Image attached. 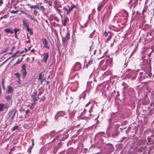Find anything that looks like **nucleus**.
<instances>
[{
	"mask_svg": "<svg viewBox=\"0 0 154 154\" xmlns=\"http://www.w3.org/2000/svg\"><path fill=\"white\" fill-rule=\"evenodd\" d=\"M68 137V135L66 133H59V134L57 135L55 138L53 140V142H58V141L61 142L64 140Z\"/></svg>",
	"mask_w": 154,
	"mask_h": 154,
	"instance_id": "nucleus-1",
	"label": "nucleus"
},
{
	"mask_svg": "<svg viewBox=\"0 0 154 154\" xmlns=\"http://www.w3.org/2000/svg\"><path fill=\"white\" fill-rule=\"evenodd\" d=\"M17 112V110L14 109L9 111L7 113L6 116V120H8L10 124L12 122L14 119L15 115Z\"/></svg>",
	"mask_w": 154,
	"mask_h": 154,
	"instance_id": "nucleus-2",
	"label": "nucleus"
},
{
	"mask_svg": "<svg viewBox=\"0 0 154 154\" xmlns=\"http://www.w3.org/2000/svg\"><path fill=\"white\" fill-rule=\"evenodd\" d=\"M140 64L141 65H150L151 60L149 58L146 56H142L140 59Z\"/></svg>",
	"mask_w": 154,
	"mask_h": 154,
	"instance_id": "nucleus-3",
	"label": "nucleus"
},
{
	"mask_svg": "<svg viewBox=\"0 0 154 154\" xmlns=\"http://www.w3.org/2000/svg\"><path fill=\"white\" fill-rule=\"evenodd\" d=\"M119 127L116 126H115V130L112 133L111 136L112 137H115L118 135L119 133L118 131Z\"/></svg>",
	"mask_w": 154,
	"mask_h": 154,
	"instance_id": "nucleus-4",
	"label": "nucleus"
},
{
	"mask_svg": "<svg viewBox=\"0 0 154 154\" xmlns=\"http://www.w3.org/2000/svg\"><path fill=\"white\" fill-rule=\"evenodd\" d=\"M81 68V64L79 62H77L75 63L73 69L71 71L72 72L74 71H77L79 70Z\"/></svg>",
	"mask_w": 154,
	"mask_h": 154,
	"instance_id": "nucleus-5",
	"label": "nucleus"
},
{
	"mask_svg": "<svg viewBox=\"0 0 154 154\" xmlns=\"http://www.w3.org/2000/svg\"><path fill=\"white\" fill-rule=\"evenodd\" d=\"M70 33L68 32L66 33L65 37H62V42L65 43L67 42L70 38Z\"/></svg>",
	"mask_w": 154,
	"mask_h": 154,
	"instance_id": "nucleus-6",
	"label": "nucleus"
},
{
	"mask_svg": "<svg viewBox=\"0 0 154 154\" xmlns=\"http://www.w3.org/2000/svg\"><path fill=\"white\" fill-rule=\"evenodd\" d=\"M134 71L132 70H130L126 72V76L128 78H133V75L134 74Z\"/></svg>",
	"mask_w": 154,
	"mask_h": 154,
	"instance_id": "nucleus-7",
	"label": "nucleus"
},
{
	"mask_svg": "<svg viewBox=\"0 0 154 154\" xmlns=\"http://www.w3.org/2000/svg\"><path fill=\"white\" fill-rule=\"evenodd\" d=\"M21 73L22 74L24 78H25V76L26 74V65L23 64L22 66V69L21 71Z\"/></svg>",
	"mask_w": 154,
	"mask_h": 154,
	"instance_id": "nucleus-8",
	"label": "nucleus"
},
{
	"mask_svg": "<svg viewBox=\"0 0 154 154\" xmlns=\"http://www.w3.org/2000/svg\"><path fill=\"white\" fill-rule=\"evenodd\" d=\"M65 112L64 111H60L58 112L55 116V119H56L57 118H58L59 116H63L65 115Z\"/></svg>",
	"mask_w": 154,
	"mask_h": 154,
	"instance_id": "nucleus-9",
	"label": "nucleus"
},
{
	"mask_svg": "<svg viewBox=\"0 0 154 154\" xmlns=\"http://www.w3.org/2000/svg\"><path fill=\"white\" fill-rule=\"evenodd\" d=\"M42 41L43 44L44 45V47L47 48L48 49H49L50 48L49 46L48 45V42L46 39L45 38H43L42 39Z\"/></svg>",
	"mask_w": 154,
	"mask_h": 154,
	"instance_id": "nucleus-10",
	"label": "nucleus"
},
{
	"mask_svg": "<svg viewBox=\"0 0 154 154\" xmlns=\"http://www.w3.org/2000/svg\"><path fill=\"white\" fill-rule=\"evenodd\" d=\"M4 31L7 33L12 34L14 33L13 30L10 28H7L4 29Z\"/></svg>",
	"mask_w": 154,
	"mask_h": 154,
	"instance_id": "nucleus-11",
	"label": "nucleus"
},
{
	"mask_svg": "<svg viewBox=\"0 0 154 154\" xmlns=\"http://www.w3.org/2000/svg\"><path fill=\"white\" fill-rule=\"evenodd\" d=\"M42 55L43 56V61L46 63L49 57L48 54V53H44Z\"/></svg>",
	"mask_w": 154,
	"mask_h": 154,
	"instance_id": "nucleus-12",
	"label": "nucleus"
},
{
	"mask_svg": "<svg viewBox=\"0 0 154 154\" xmlns=\"http://www.w3.org/2000/svg\"><path fill=\"white\" fill-rule=\"evenodd\" d=\"M37 92L35 91L31 95V98L33 99V100H38L37 98Z\"/></svg>",
	"mask_w": 154,
	"mask_h": 154,
	"instance_id": "nucleus-13",
	"label": "nucleus"
},
{
	"mask_svg": "<svg viewBox=\"0 0 154 154\" xmlns=\"http://www.w3.org/2000/svg\"><path fill=\"white\" fill-rule=\"evenodd\" d=\"M14 91V89L10 85H8L7 87V90L6 92L8 94L12 93Z\"/></svg>",
	"mask_w": 154,
	"mask_h": 154,
	"instance_id": "nucleus-14",
	"label": "nucleus"
},
{
	"mask_svg": "<svg viewBox=\"0 0 154 154\" xmlns=\"http://www.w3.org/2000/svg\"><path fill=\"white\" fill-rule=\"evenodd\" d=\"M109 125H113V123L115 122L114 117L112 116L108 119Z\"/></svg>",
	"mask_w": 154,
	"mask_h": 154,
	"instance_id": "nucleus-15",
	"label": "nucleus"
},
{
	"mask_svg": "<svg viewBox=\"0 0 154 154\" xmlns=\"http://www.w3.org/2000/svg\"><path fill=\"white\" fill-rule=\"evenodd\" d=\"M22 21L23 26L27 29L29 28V22L27 21L26 19L23 20Z\"/></svg>",
	"mask_w": 154,
	"mask_h": 154,
	"instance_id": "nucleus-16",
	"label": "nucleus"
},
{
	"mask_svg": "<svg viewBox=\"0 0 154 154\" xmlns=\"http://www.w3.org/2000/svg\"><path fill=\"white\" fill-rule=\"evenodd\" d=\"M95 63V61H93V60H91L88 62V63L86 64V68H87L89 66H92Z\"/></svg>",
	"mask_w": 154,
	"mask_h": 154,
	"instance_id": "nucleus-17",
	"label": "nucleus"
},
{
	"mask_svg": "<svg viewBox=\"0 0 154 154\" xmlns=\"http://www.w3.org/2000/svg\"><path fill=\"white\" fill-rule=\"evenodd\" d=\"M67 6L68 7V9H69V11L70 12L71 11L73 10V9L74 8H76V6L73 4H72L71 5V7H70L68 5H67Z\"/></svg>",
	"mask_w": 154,
	"mask_h": 154,
	"instance_id": "nucleus-18",
	"label": "nucleus"
},
{
	"mask_svg": "<svg viewBox=\"0 0 154 154\" xmlns=\"http://www.w3.org/2000/svg\"><path fill=\"white\" fill-rule=\"evenodd\" d=\"M69 20V19L68 17H66L64 19L63 21L62 22L63 25V26H65L66 25L67 22Z\"/></svg>",
	"mask_w": 154,
	"mask_h": 154,
	"instance_id": "nucleus-19",
	"label": "nucleus"
},
{
	"mask_svg": "<svg viewBox=\"0 0 154 154\" xmlns=\"http://www.w3.org/2000/svg\"><path fill=\"white\" fill-rule=\"evenodd\" d=\"M60 149V147L57 146H55L54 147L53 149V150L52 153L53 154H55L57 152V150Z\"/></svg>",
	"mask_w": 154,
	"mask_h": 154,
	"instance_id": "nucleus-20",
	"label": "nucleus"
},
{
	"mask_svg": "<svg viewBox=\"0 0 154 154\" xmlns=\"http://www.w3.org/2000/svg\"><path fill=\"white\" fill-rule=\"evenodd\" d=\"M104 4L103 2L99 3L98 5L97 10L98 11H100V10L103 7Z\"/></svg>",
	"mask_w": 154,
	"mask_h": 154,
	"instance_id": "nucleus-21",
	"label": "nucleus"
},
{
	"mask_svg": "<svg viewBox=\"0 0 154 154\" xmlns=\"http://www.w3.org/2000/svg\"><path fill=\"white\" fill-rule=\"evenodd\" d=\"M4 104L0 103V112H2L5 108Z\"/></svg>",
	"mask_w": 154,
	"mask_h": 154,
	"instance_id": "nucleus-22",
	"label": "nucleus"
},
{
	"mask_svg": "<svg viewBox=\"0 0 154 154\" xmlns=\"http://www.w3.org/2000/svg\"><path fill=\"white\" fill-rule=\"evenodd\" d=\"M20 30V29H19L18 28H15L14 29V31L15 34V37L16 38H18L17 34V32L19 31Z\"/></svg>",
	"mask_w": 154,
	"mask_h": 154,
	"instance_id": "nucleus-23",
	"label": "nucleus"
},
{
	"mask_svg": "<svg viewBox=\"0 0 154 154\" xmlns=\"http://www.w3.org/2000/svg\"><path fill=\"white\" fill-rule=\"evenodd\" d=\"M150 27V25L147 24L145 25L143 29L144 30H146L149 29Z\"/></svg>",
	"mask_w": 154,
	"mask_h": 154,
	"instance_id": "nucleus-24",
	"label": "nucleus"
},
{
	"mask_svg": "<svg viewBox=\"0 0 154 154\" xmlns=\"http://www.w3.org/2000/svg\"><path fill=\"white\" fill-rule=\"evenodd\" d=\"M151 137H148L147 138V139L148 141V142H151V143H150V144H152L154 142V141H153V139Z\"/></svg>",
	"mask_w": 154,
	"mask_h": 154,
	"instance_id": "nucleus-25",
	"label": "nucleus"
},
{
	"mask_svg": "<svg viewBox=\"0 0 154 154\" xmlns=\"http://www.w3.org/2000/svg\"><path fill=\"white\" fill-rule=\"evenodd\" d=\"M14 75L17 77V78L19 79V81H20V74L19 72H16L14 73Z\"/></svg>",
	"mask_w": 154,
	"mask_h": 154,
	"instance_id": "nucleus-26",
	"label": "nucleus"
},
{
	"mask_svg": "<svg viewBox=\"0 0 154 154\" xmlns=\"http://www.w3.org/2000/svg\"><path fill=\"white\" fill-rule=\"evenodd\" d=\"M63 9L66 12V14L68 15H69L70 13L69 11V9H68L66 7H64Z\"/></svg>",
	"mask_w": 154,
	"mask_h": 154,
	"instance_id": "nucleus-27",
	"label": "nucleus"
},
{
	"mask_svg": "<svg viewBox=\"0 0 154 154\" xmlns=\"http://www.w3.org/2000/svg\"><path fill=\"white\" fill-rule=\"evenodd\" d=\"M27 30L29 32L30 35H32L33 34V32L31 29H29V28H28L27 29Z\"/></svg>",
	"mask_w": 154,
	"mask_h": 154,
	"instance_id": "nucleus-28",
	"label": "nucleus"
},
{
	"mask_svg": "<svg viewBox=\"0 0 154 154\" xmlns=\"http://www.w3.org/2000/svg\"><path fill=\"white\" fill-rule=\"evenodd\" d=\"M18 126H15L11 129V131H14L18 129Z\"/></svg>",
	"mask_w": 154,
	"mask_h": 154,
	"instance_id": "nucleus-29",
	"label": "nucleus"
},
{
	"mask_svg": "<svg viewBox=\"0 0 154 154\" xmlns=\"http://www.w3.org/2000/svg\"><path fill=\"white\" fill-rule=\"evenodd\" d=\"M23 59V57H22L20 59V58H19L18 59L17 62L15 64V65L19 63H20L21 62V61Z\"/></svg>",
	"mask_w": 154,
	"mask_h": 154,
	"instance_id": "nucleus-30",
	"label": "nucleus"
},
{
	"mask_svg": "<svg viewBox=\"0 0 154 154\" xmlns=\"http://www.w3.org/2000/svg\"><path fill=\"white\" fill-rule=\"evenodd\" d=\"M55 132V131H53L50 132L49 133V135H50L51 136L53 137L54 136V134Z\"/></svg>",
	"mask_w": 154,
	"mask_h": 154,
	"instance_id": "nucleus-31",
	"label": "nucleus"
},
{
	"mask_svg": "<svg viewBox=\"0 0 154 154\" xmlns=\"http://www.w3.org/2000/svg\"><path fill=\"white\" fill-rule=\"evenodd\" d=\"M32 148L33 147H32V146H29V147L27 150V152L29 153V154L31 152V150Z\"/></svg>",
	"mask_w": 154,
	"mask_h": 154,
	"instance_id": "nucleus-32",
	"label": "nucleus"
},
{
	"mask_svg": "<svg viewBox=\"0 0 154 154\" xmlns=\"http://www.w3.org/2000/svg\"><path fill=\"white\" fill-rule=\"evenodd\" d=\"M29 16H30V18L33 21H34L36 22H38V21H37V20L36 19L34 18L33 17H32V16L29 15Z\"/></svg>",
	"mask_w": 154,
	"mask_h": 154,
	"instance_id": "nucleus-33",
	"label": "nucleus"
},
{
	"mask_svg": "<svg viewBox=\"0 0 154 154\" xmlns=\"http://www.w3.org/2000/svg\"><path fill=\"white\" fill-rule=\"evenodd\" d=\"M2 88L3 90H5V87L4 85V79H3L2 81Z\"/></svg>",
	"mask_w": 154,
	"mask_h": 154,
	"instance_id": "nucleus-34",
	"label": "nucleus"
},
{
	"mask_svg": "<svg viewBox=\"0 0 154 154\" xmlns=\"http://www.w3.org/2000/svg\"><path fill=\"white\" fill-rule=\"evenodd\" d=\"M146 149V147H140V150H144V151L143 152V153L142 154H144V153H145V149Z\"/></svg>",
	"mask_w": 154,
	"mask_h": 154,
	"instance_id": "nucleus-35",
	"label": "nucleus"
},
{
	"mask_svg": "<svg viewBox=\"0 0 154 154\" xmlns=\"http://www.w3.org/2000/svg\"><path fill=\"white\" fill-rule=\"evenodd\" d=\"M11 98L10 95H7L6 96V99L8 100H10Z\"/></svg>",
	"mask_w": 154,
	"mask_h": 154,
	"instance_id": "nucleus-36",
	"label": "nucleus"
},
{
	"mask_svg": "<svg viewBox=\"0 0 154 154\" xmlns=\"http://www.w3.org/2000/svg\"><path fill=\"white\" fill-rule=\"evenodd\" d=\"M18 11H19L18 10L16 11H14L12 10L11 12V13L12 14H17V13L18 12Z\"/></svg>",
	"mask_w": 154,
	"mask_h": 154,
	"instance_id": "nucleus-37",
	"label": "nucleus"
},
{
	"mask_svg": "<svg viewBox=\"0 0 154 154\" xmlns=\"http://www.w3.org/2000/svg\"><path fill=\"white\" fill-rule=\"evenodd\" d=\"M38 100H33V102L32 103V105H36V101H37Z\"/></svg>",
	"mask_w": 154,
	"mask_h": 154,
	"instance_id": "nucleus-38",
	"label": "nucleus"
},
{
	"mask_svg": "<svg viewBox=\"0 0 154 154\" xmlns=\"http://www.w3.org/2000/svg\"><path fill=\"white\" fill-rule=\"evenodd\" d=\"M38 13V12L37 11H36V10H35L34 11H33V14L35 16H36Z\"/></svg>",
	"mask_w": 154,
	"mask_h": 154,
	"instance_id": "nucleus-39",
	"label": "nucleus"
},
{
	"mask_svg": "<svg viewBox=\"0 0 154 154\" xmlns=\"http://www.w3.org/2000/svg\"><path fill=\"white\" fill-rule=\"evenodd\" d=\"M30 8L31 9L32 8H37V5H32L30 6Z\"/></svg>",
	"mask_w": 154,
	"mask_h": 154,
	"instance_id": "nucleus-40",
	"label": "nucleus"
},
{
	"mask_svg": "<svg viewBox=\"0 0 154 154\" xmlns=\"http://www.w3.org/2000/svg\"><path fill=\"white\" fill-rule=\"evenodd\" d=\"M42 78V73H40L39 75L38 79L40 80H41Z\"/></svg>",
	"mask_w": 154,
	"mask_h": 154,
	"instance_id": "nucleus-41",
	"label": "nucleus"
},
{
	"mask_svg": "<svg viewBox=\"0 0 154 154\" xmlns=\"http://www.w3.org/2000/svg\"><path fill=\"white\" fill-rule=\"evenodd\" d=\"M151 48L152 50L154 51V42H153V43H152V45L151 46Z\"/></svg>",
	"mask_w": 154,
	"mask_h": 154,
	"instance_id": "nucleus-42",
	"label": "nucleus"
},
{
	"mask_svg": "<svg viewBox=\"0 0 154 154\" xmlns=\"http://www.w3.org/2000/svg\"><path fill=\"white\" fill-rule=\"evenodd\" d=\"M111 38H112V36L111 35H109L108 37L107 38V39H106L107 41L111 39Z\"/></svg>",
	"mask_w": 154,
	"mask_h": 154,
	"instance_id": "nucleus-43",
	"label": "nucleus"
},
{
	"mask_svg": "<svg viewBox=\"0 0 154 154\" xmlns=\"http://www.w3.org/2000/svg\"><path fill=\"white\" fill-rule=\"evenodd\" d=\"M32 145L31 146H32V147H33L34 145V140L33 139H32Z\"/></svg>",
	"mask_w": 154,
	"mask_h": 154,
	"instance_id": "nucleus-44",
	"label": "nucleus"
},
{
	"mask_svg": "<svg viewBox=\"0 0 154 154\" xmlns=\"http://www.w3.org/2000/svg\"><path fill=\"white\" fill-rule=\"evenodd\" d=\"M94 32H92L90 35L89 36L90 38H92V36L94 35Z\"/></svg>",
	"mask_w": 154,
	"mask_h": 154,
	"instance_id": "nucleus-45",
	"label": "nucleus"
},
{
	"mask_svg": "<svg viewBox=\"0 0 154 154\" xmlns=\"http://www.w3.org/2000/svg\"><path fill=\"white\" fill-rule=\"evenodd\" d=\"M107 146H109L111 147V149H113V147L112 146V145L110 143H108L107 144Z\"/></svg>",
	"mask_w": 154,
	"mask_h": 154,
	"instance_id": "nucleus-46",
	"label": "nucleus"
},
{
	"mask_svg": "<svg viewBox=\"0 0 154 154\" xmlns=\"http://www.w3.org/2000/svg\"><path fill=\"white\" fill-rule=\"evenodd\" d=\"M39 9L44 10V8L43 6H41L40 8Z\"/></svg>",
	"mask_w": 154,
	"mask_h": 154,
	"instance_id": "nucleus-47",
	"label": "nucleus"
},
{
	"mask_svg": "<svg viewBox=\"0 0 154 154\" xmlns=\"http://www.w3.org/2000/svg\"><path fill=\"white\" fill-rule=\"evenodd\" d=\"M103 35L106 37L108 35V34L106 32V31H105L103 33Z\"/></svg>",
	"mask_w": 154,
	"mask_h": 154,
	"instance_id": "nucleus-48",
	"label": "nucleus"
},
{
	"mask_svg": "<svg viewBox=\"0 0 154 154\" xmlns=\"http://www.w3.org/2000/svg\"><path fill=\"white\" fill-rule=\"evenodd\" d=\"M126 138V137H123L121 140V141H120V142H122L123 140H125Z\"/></svg>",
	"mask_w": 154,
	"mask_h": 154,
	"instance_id": "nucleus-49",
	"label": "nucleus"
},
{
	"mask_svg": "<svg viewBox=\"0 0 154 154\" xmlns=\"http://www.w3.org/2000/svg\"><path fill=\"white\" fill-rule=\"evenodd\" d=\"M15 49V47L14 46H13L11 48V52H12Z\"/></svg>",
	"mask_w": 154,
	"mask_h": 154,
	"instance_id": "nucleus-50",
	"label": "nucleus"
},
{
	"mask_svg": "<svg viewBox=\"0 0 154 154\" xmlns=\"http://www.w3.org/2000/svg\"><path fill=\"white\" fill-rule=\"evenodd\" d=\"M59 25L58 24L55 23H54V26L55 27H57V26H59Z\"/></svg>",
	"mask_w": 154,
	"mask_h": 154,
	"instance_id": "nucleus-51",
	"label": "nucleus"
},
{
	"mask_svg": "<svg viewBox=\"0 0 154 154\" xmlns=\"http://www.w3.org/2000/svg\"><path fill=\"white\" fill-rule=\"evenodd\" d=\"M42 94V91H40V92H39L38 93V96H40V95H41V94Z\"/></svg>",
	"mask_w": 154,
	"mask_h": 154,
	"instance_id": "nucleus-52",
	"label": "nucleus"
},
{
	"mask_svg": "<svg viewBox=\"0 0 154 154\" xmlns=\"http://www.w3.org/2000/svg\"><path fill=\"white\" fill-rule=\"evenodd\" d=\"M29 112V110H27L26 111L25 113L26 114H28Z\"/></svg>",
	"mask_w": 154,
	"mask_h": 154,
	"instance_id": "nucleus-53",
	"label": "nucleus"
},
{
	"mask_svg": "<svg viewBox=\"0 0 154 154\" xmlns=\"http://www.w3.org/2000/svg\"><path fill=\"white\" fill-rule=\"evenodd\" d=\"M62 145V143H59L57 144V146H59V147L61 146Z\"/></svg>",
	"mask_w": 154,
	"mask_h": 154,
	"instance_id": "nucleus-54",
	"label": "nucleus"
},
{
	"mask_svg": "<svg viewBox=\"0 0 154 154\" xmlns=\"http://www.w3.org/2000/svg\"><path fill=\"white\" fill-rule=\"evenodd\" d=\"M153 51V50H152L150 52V53H149L148 54V56H147V57H148L149 56H150L151 54L152 53V51Z\"/></svg>",
	"mask_w": 154,
	"mask_h": 154,
	"instance_id": "nucleus-55",
	"label": "nucleus"
},
{
	"mask_svg": "<svg viewBox=\"0 0 154 154\" xmlns=\"http://www.w3.org/2000/svg\"><path fill=\"white\" fill-rule=\"evenodd\" d=\"M3 3V0H0V5H1Z\"/></svg>",
	"mask_w": 154,
	"mask_h": 154,
	"instance_id": "nucleus-56",
	"label": "nucleus"
},
{
	"mask_svg": "<svg viewBox=\"0 0 154 154\" xmlns=\"http://www.w3.org/2000/svg\"><path fill=\"white\" fill-rule=\"evenodd\" d=\"M19 52V51H18L16 52H15L14 54V55H15L16 56L18 54V53Z\"/></svg>",
	"mask_w": 154,
	"mask_h": 154,
	"instance_id": "nucleus-57",
	"label": "nucleus"
},
{
	"mask_svg": "<svg viewBox=\"0 0 154 154\" xmlns=\"http://www.w3.org/2000/svg\"><path fill=\"white\" fill-rule=\"evenodd\" d=\"M146 11V10L145 9H144L143 10V11H142V14H143L144 13V12H145Z\"/></svg>",
	"mask_w": 154,
	"mask_h": 154,
	"instance_id": "nucleus-58",
	"label": "nucleus"
},
{
	"mask_svg": "<svg viewBox=\"0 0 154 154\" xmlns=\"http://www.w3.org/2000/svg\"><path fill=\"white\" fill-rule=\"evenodd\" d=\"M31 42L29 39V40L26 42V43H30Z\"/></svg>",
	"mask_w": 154,
	"mask_h": 154,
	"instance_id": "nucleus-59",
	"label": "nucleus"
},
{
	"mask_svg": "<svg viewBox=\"0 0 154 154\" xmlns=\"http://www.w3.org/2000/svg\"><path fill=\"white\" fill-rule=\"evenodd\" d=\"M69 150L71 151V152H72L73 151V149L72 148L69 149H68V151H69Z\"/></svg>",
	"mask_w": 154,
	"mask_h": 154,
	"instance_id": "nucleus-60",
	"label": "nucleus"
},
{
	"mask_svg": "<svg viewBox=\"0 0 154 154\" xmlns=\"http://www.w3.org/2000/svg\"><path fill=\"white\" fill-rule=\"evenodd\" d=\"M90 104V102H89L88 103H87V104L85 106H86V107H87V106H88V105H89Z\"/></svg>",
	"mask_w": 154,
	"mask_h": 154,
	"instance_id": "nucleus-61",
	"label": "nucleus"
},
{
	"mask_svg": "<svg viewBox=\"0 0 154 154\" xmlns=\"http://www.w3.org/2000/svg\"><path fill=\"white\" fill-rule=\"evenodd\" d=\"M31 51L32 52H35V49H32L31 50Z\"/></svg>",
	"mask_w": 154,
	"mask_h": 154,
	"instance_id": "nucleus-62",
	"label": "nucleus"
},
{
	"mask_svg": "<svg viewBox=\"0 0 154 154\" xmlns=\"http://www.w3.org/2000/svg\"><path fill=\"white\" fill-rule=\"evenodd\" d=\"M42 3H41V2H40L39 3H38V5H40L41 6V5H42Z\"/></svg>",
	"mask_w": 154,
	"mask_h": 154,
	"instance_id": "nucleus-63",
	"label": "nucleus"
},
{
	"mask_svg": "<svg viewBox=\"0 0 154 154\" xmlns=\"http://www.w3.org/2000/svg\"><path fill=\"white\" fill-rule=\"evenodd\" d=\"M106 65H105L104 66H103V68H105V69L106 68Z\"/></svg>",
	"mask_w": 154,
	"mask_h": 154,
	"instance_id": "nucleus-64",
	"label": "nucleus"
}]
</instances>
